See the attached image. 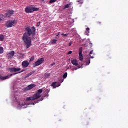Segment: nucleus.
Instances as JSON below:
<instances>
[{"label": "nucleus", "mask_w": 128, "mask_h": 128, "mask_svg": "<svg viewBox=\"0 0 128 128\" xmlns=\"http://www.w3.org/2000/svg\"><path fill=\"white\" fill-rule=\"evenodd\" d=\"M92 52H94V51H93V50H91V51L90 52V54H92Z\"/></svg>", "instance_id": "38"}, {"label": "nucleus", "mask_w": 128, "mask_h": 128, "mask_svg": "<svg viewBox=\"0 0 128 128\" xmlns=\"http://www.w3.org/2000/svg\"><path fill=\"white\" fill-rule=\"evenodd\" d=\"M77 2L78 4H84V0H77Z\"/></svg>", "instance_id": "19"}, {"label": "nucleus", "mask_w": 128, "mask_h": 128, "mask_svg": "<svg viewBox=\"0 0 128 128\" xmlns=\"http://www.w3.org/2000/svg\"><path fill=\"white\" fill-rule=\"evenodd\" d=\"M68 35V34H61V36H66Z\"/></svg>", "instance_id": "31"}, {"label": "nucleus", "mask_w": 128, "mask_h": 128, "mask_svg": "<svg viewBox=\"0 0 128 128\" xmlns=\"http://www.w3.org/2000/svg\"><path fill=\"white\" fill-rule=\"evenodd\" d=\"M20 68H10L8 69V70L10 72H20Z\"/></svg>", "instance_id": "8"}, {"label": "nucleus", "mask_w": 128, "mask_h": 128, "mask_svg": "<svg viewBox=\"0 0 128 128\" xmlns=\"http://www.w3.org/2000/svg\"><path fill=\"white\" fill-rule=\"evenodd\" d=\"M38 10H40V8L28 6L25 8V12L26 14H32L34 12H38Z\"/></svg>", "instance_id": "4"}, {"label": "nucleus", "mask_w": 128, "mask_h": 128, "mask_svg": "<svg viewBox=\"0 0 128 128\" xmlns=\"http://www.w3.org/2000/svg\"><path fill=\"white\" fill-rule=\"evenodd\" d=\"M32 74H34V72H30V73L28 74H29V76H32Z\"/></svg>", "instance_id": "35"}, {"label": "nucleus", "mask_w": 128, "mask_h": 128, "mask_svg": "<svg viewBox=\"0 0 128 128\" xmlns=\"http://www.w3.org/2000/svg\"><path fill=\"white\" fill-rule=\"evenodd\" d=\"M18 24V20H7L5 24L6 28H12L14 26V24Z\"/></svg>", "instance_id": "3"}, {"label": "nucleus", "mask_w": 128, "mask_h": 128, "mask_svg": "<svg viewBox=\"0 0 128 128\" xmlns=\"http://www.w3.org/2000/svg\"><path fill=\"white\" fill-rule=\"evenodd\" d=\"M4 52V48L2 47H0V54Z\"/></svg>", "instance_id": "27"}, {"label": "nucleus", "mask_w": 128, "mask_h": 128, "mask_svg": "<svg viewBox=\"0 0 128 128\" xmlns=\"http://www.w3.org/2000/svg\"><path fill=\"white\" fill-rule=\"evenodd\" d=\"M44 62V58L38 59V60L36 62L34 63L33 68H36V66H40V64H42Z\"/></svg>", "instance_id": "5"}, {"label": "nucleus", "mask_w": 128, "mask_h": 128, "mask_svg": "<svg viewBox=\"0 0 128 128\" xmlns=\"http://www.w3.org/2000/svg\"><path fill=\"white\" fill-rule=\"evenodd\" d=\"M90 64V60L88 59V61L86 62V66H88V64Z\"/></svg>", "instance_id": "29"}, {"label": "nucleus", "mask_w": 128, "mask_h": 128, "mask_svg": "<svg viewBox=\"0 0 128 128\" xmlns=\"http://www.w3.org/2000/svg\"><path fill=\"white\" fill-rule=\"evenodd\" d=\"M44 100V98H40V100H36V101H34V102H30L28 104H33V106H34L36 104H38L40 102H42Z\"/></svg>", "instance_id": "12"}, {"label": "nucleus", "mask_w": 128, "mask_h": 128, "mask_svg": "<svg viewBox=\"0 0 128 128\" xmlns=\"http://www.w3.org/2000/svg\"><path fill=\"white\" fill-rule=\"evenodd\" d=\"M26 32L22 36V40L24 42L25 48H28L32 46V38L30 36H34L36 34V27L32 26V28L30 27L25 28Z\"/></svg>", "instance_id": "1"}, {"label": "nucleus", "mask_w": 128, "mask_h": 128, "mask_svg": "<svg viewBox=\"0 0 128 128\" xmlns=\"http://www.w3.org/2000/svg\"><path fill=\"white\" fill-rule=\"evenodd\" d=\"M56 2V0H50V4H52V2Z\"/></svg>", "instance_id": "30"}, {"label": "nucleus", "mask_w": 128, "mask_h": 128, "mask_svg": "<svg viewBox=\"0 0 128 128\" xmlns=\"http://www.w3.org/2000/svg\"><path fill=\"white\" fill-rule=\"evenodd\" d=\"M62 82H64V79L62 80Z\"/></svg>", "instance_id": "43"}, {"label": "nucleus", "mask_w": 128, "mask_h": 128, "mask_svg": "<svg viewBox=\"0 0 128 128\" xmlns=\"http://www.w3.org/2000/svg\"><path fill=\"white\" fill-rule=\"evenodd\" d=\"M71 4L69 3L68 4H66L63 6L62 10H66V8H68L70 6H71Z\"/></svg>", "instance_id": "17"}, {"label": "nucleus", "mask_w": 128, "mask_h": 128, "mask_svg": "<svg viewBox=\"0 0 128 128\" xmlns=\"http://www.w3.org/2000/svg\"><path fill=\"white\" fill-rule=\"evenodd\" d=\"M12 76V74H10V75H8L5 76H2L0 74V80H8V78H10V76Z\"/></svg>", "instance_id": "10"}, {"label": "nucleus", "mask_w": 128, "mask_h": 128, "mask_svg": "<svg viewBox=\"0 0 128 128\" xmlns=\"http://www.w3.org/2000/svg\"><path fill=\"white\" fill-rule=\"evenodd\" d=\"M55 64H56L55 63H53V64H51V66H54Z\"/></svg>", "instance_id": "41"}, {"label": "nucleus", "mask_w": 128, "mask_h": 128, "mask_svg": "<svg viewBox=\"0 0 128 128\" xmlns=\"http://www.w3.org/2000/svg\"><path fill=\"white\" fill-rule=\"evenodd\" d=\"M18 106L22 108H28V104H26L24 101H18Z\"/></svg>", "instance_id": "6"}, {"label": "nucleus", "mask_w": 128, "mask_h": 128, "mask_svg": "<svg viewBox=\"0 0 128 128\" xmlns=\"http://www.w3.org/2000/svg\"><path fill=\"white\" fill-rule=\"evenodd\" d=\"M26 70H22L20 72H19V74H20V72H25Z\"/></svg>", "instance_id": "37"}, {"label": "nucleus", "mask_w": 128, "mask_h": 128, "mask_svg": "<svg viewBox=\"0 0 128 128\" xmlns=\"http://www.w3.org/2000/svg\"><path fill=\"white\" fill-rule=\"evenodd\" d=\"M66 76H68V72H65L63 74V78H66Z\"/></svg>", "instance_id": "26"}, {"label": "nucleus", "mask_w": 128, "mask_h": 128, "mask_svg": "<svg viewBox=\"0 0 128 128\" xmlns=\"http://www.w3.org/2000/svg\"><path fill=\"white\" fill-rule=\"evenodd\" d=\"M56 82H53L51 84V86H53L54 88H58V86H60V84H59L58 85H56Z\"/></svg>", "instance_id": "16"}, {"label": "nucleus", "mask_w": 128, "mask_h": 128, "mask_svg": "<svg viewBox=\"0 0 128 128\" xmlns=\"http://www.w3.org/2000/svg\"><path fill=\"white\" fill-rule=\"evenodd\" d=\"M72 42H70L68 43V46H72Z\"/></svg>", "instance_id": "36"}, {"label": "nucleus", "mask_w": 128, "mask_h": 128, "mask_svg": "<svg viewBox=\"0 0 128 128\" xmlns=\"http://www.w3.org/2000/svg\"><path fill=\"white\" fill-rule=\"evenodd\" d=\"M29 76H30V74H26V75L25 78H28Z\"/></svg>", "instance_id": "33"}, {"label": "nucleus", "mask_w": 128, "mask_h": 128, "mask_svg": "<svg viewBox=\"0 0 128 128\" xmlns=\"http://www.w3.org/2000/svg\"><path fill=\"white\" fill-rule=\"evenodd\" d=\"M78 52H79V56H78L79 60H80V62H82V60H84V56H82V48L80 47L79 48Z\"/></svg>", "instance_id": "7"}, {"label": "nucleus", "mask_w": 128, "mask_h": 128, "mask_svg": "<svg viewBox=\"0 0 128 128\" xmlns=\"http://www.w3.org/2000/svg\"><path fill=\"white\" fill-rule=\"evenodd\" d=\"M44 0H42V2H44Z\"/></svg>", "instance_id": "42"}, {"label": "nucleus", "mask_w": 128, "mask_h": 128, "mask_svg": "<svg viewBox=\"0 0 128 128\" xmlns=\"http://www.w3.org/2000/svg\"><path fill=\"white\" fill-rule=\"evenodd\" d=\"M14 51L12 50L10 52L8 53L7 56L8 57V58H14Z\"/></svg>", "instance_id": "11"}, {"label": "nucleus", "mask_w": 128, "mask_h": 128, "mask_svg": "<svg viewBox=\"0 0 128 128\" xmlns=\"http://www.w3.org/2000/svg\"><path fill=\"white\" fill-rule=\"evenodd\" d=\"M4 18V16L3 14H0V22H2Z\"/></svg>", "instance_id": "22"}, {"label": "nucleus", "mask_w": 128, "mask_h": 128, "mask_svg": "<svg viewBox=\"0 0 128 128\" xmlns=\"http://www.w3.org/2000/svg\"><path fill=\"white\" fill-rule=\"evenodd\" d=\"M34 86H36L34 84H31L25 88V90H32Z\"/></svg>", "instance_id": "13"}, {"label": "nucleus", "mask_w": 128, "mask_h": 128, "mask_svg": "<svg viewBox=\"0 0 128 128\" xmlns=\"http://www.w3.org/2000/svg\"><path fill=\"white\" fill-rule=\"evenodd\" d=\"M34 60V56H32L30 58V60H29V62H32V60Z\"/></svg>", "instance_id": "24"}, {"label": "nucleus", "mask_w": 128, "mask_h": 128, "mask_svg": "<svg viewBox=\"0 0 128 128\" xmlns=\"http://www.w3.org/2000/svg\"><path fill=\"white\" fill-rule=\"evenodd\" d=\"M56 42H58L57 40L53 39L50 41L52 44H56Z\"/></svg>", "instance_id": "18"}, {"label": "nucleus", "mask_w": 128, "mask_h": 128, "mask_svg": "<svg viewBox=\"0 0 128 128\" xmlns=\"http://www.w3.org/2000/svg\"><path fill=\"white\" fill-rule=\"evenodd\" d=\"M78 66V68H72V71L76 70H78V68H82V67H81L80 66Z\"/></svg>", "instance_id": "21"}, {"label": "nucleus", "mask_w": 128, "mask_h": 128, "mask_svg": "<svg viewBox=\"0 0 128 128\" xmlns=\"http://www.w3.org/2000/svg\"><path fill=\"white\" fill-rule=\"evenodd\" d=\"M42 92V89H39L38 90V92L32 96L27 98L26 100L30 102V100H38L42 96L40 94Z\"/></svg>", "instance_id": "2"}, {"label": "nucleus", "mask_w": 128, "mask_h": 128, "mask_svg": "<svg viewBox=\"0 0 128 128\" xmlns=\"http://www.w3.org/2000/svg\"><path fill=\"white\" fill-rule=\"evenodd\" d=\"M50 76V74H44V78H48V76Z\"/></svg>", "instance_id": "25"}, {"label": "nucleus", "mask_w": 128, "mask_h": 128, "mask_svg": "<svg viewBox=\"0 0 128 128\" xmlns=\"http://www.w3.org/2000/svg\"><path fill=\"white\" fill-rule=\"evenodd\" d=\"M86 32L87 36H88V34H90V28H86Z\"/></svg>", "instance_id": "23"}, {"label": "nucleus", "mask_w": 128, "mask_h": 128, "mask_svg": "<svg viewBox=\"0 0 128 128\" xmlns=\"http://www.w3.org/2000/svg\"><path fill=\"white\" fill-rule=\"evenodd\" d=\"M40 22H38V23H37V24H36V26H40Z\"/></svg>", "instance_id": "32"}, {"label": "nucleus", "mask_w": 128, "mask_h": 128, "mask_svg": "<svg viewBox=\"0 0 128 128\" xmlns=\"http://www.w3.org/2000/svg\"><path fill=\"white\" fill-rule=\"evenodd\" d=\"M4 40V36L2 34H0V40L2 41Z\"/></svg>", "instance_id": "20"}, {"label": "nucleus", "mask_w": 128, "mask_h": 128, "mask_svg": "<svg viewBox=\"0 0 128 128\" xmlns=\"http://www.w3.org/2000/svg\"><path fill=\"white\" fill-rule=\"evenodd\" d=\"M71 63L73 66H78V60L76 59H74L71 60Z\"/></svg>", "instance_id": "15"}, {"label": "nucleus", "mask_w": 128, "mask_h": 128, "mask_svg": "<svg viewBox=\"0 0 128 128\" xmlns=\"http://www.w3.org/2000/svg\"><path fill=\"white\" fill-rule=\"evenodd\" d=\"M58 36V35H56V36Z\"/></svg>", "instance_id": "44"}, {"label": "nucleus", "mask_w": 128, "mask_h": 128, "mask_svg": "<svg viewBox=\"0 0 128 128\" xmlns=\"http://www.w3.org/2000/svg\"><path fill=\"white\" fill-rule=\"evenodd\" d=\"M14 74H16V73Z\"/></svg>", "instance_id": "45"}, {"label": "nucleus", "mask_w": 128, "mask_h": 128, "mask_svg": "<svg viewBox=\"0 0 128 128\" xmlns=\"http://www.w3.org/2000/svg\"><path fill=\"white\" fill-rule=\"evenodd\" d=\"M14 12L13 10H9L8 12L6 14V16L10 18L12 14H14Z\"/></svg>", "instance_id": "14"}, {"label": "nucleus", "mask_w": 128, "mask_h": 128, "mask_svg": "<svg viewBox=\"0 0 128 128\" xmlns=\"http://www.w3.org/2000/svg\"><path fill=\"white\" fill-rule=\"evenodd\" d=\"M90 44H92V43H90Z\"/></svg>", "instance_id": "46"}, {"label": "nucleus", "mask_w": 128, "mask_h": 128, "mask_svg": "<svg viewBox=\"0 0 128 128\" xmlns=\"http://www.w3.org/2000/svg\"><path fill=\"white\" fill-rule=\"evenodd\" d=\"M28 66H30V62H28V60H24L22 62V68H28Z\"/></svg>", "instance_id": "9"}, {"label": "nucleus", "mask_w": 128, "mask_h": 128, "mask_svg": "<svg viewBox=\"0 0 128 128\" xmlns=\"http://www.w3.org/2000/svg\"><path fill=\"white\" fill-rule=\"evenodd\" d=\"M46 96H48V92H46Z\"/></svg>", "instance_id": "40"}, {"label": "nucleus", "mask_w": 128, "mask_h": 128, "mask_svg": "<svg viewBox=\"0 0 128 128\" xmlns=\"http://www.w3.org/2000/svg\"><path fill=\"white\" fill-rule=\"evenodd\" d=\"M24 54H20V58H24Z\"/></svg>", "instance_id": "28"}, {"label": "nucleus", "mask_w": 128, "mask_h": 128, "mask_svg": "<svg viewBox=\"0 0 128 128\" xmlns=\"http://www.w3.org/2000/svg\"><path fill=\"white\" fill-rule=\"evenodd\" d=\"M72 51H69V52H68V54H72Z\"/></svg>", "instance_id": "34"}, {"label": "nucleus", "mask_w": 128, "mask_h": 128, "mask_svg": "<svg viewBox=\"0 0 128 128\" xmlns=\"http://www.w3.org/2000/svg\"><path fill=\"white\" fill-rule=\"evenodd\" d=\"M90 56V58H94V56Z\"/></svg>", "instance_id": "39"}]
</instances>
